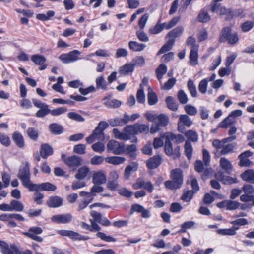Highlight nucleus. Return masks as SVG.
Wrapping results in <instances>:
<instances>
[{"label": "nucleus", "instance_id": "obj_40", "mask_svg": "<svg viewBox=\"0 0 254 254\" xmlns=\"http://www.w3.org/2000/svg\"><path fill=\"white\" fill-rule=\"evenodd\" d=\"M166 102L167 103V107L169 109L172 111L177 110L178 108V105L172 97H167L166 99Z\"/></svg>", "mask_w": 254, "mask_h": 254}, {"label": "nucleus", "instance_id": "obj_37", "mask_svg": "<svg viewBox=\"0 0 254 254\" xmlns=\"http://www.w3.org/2000/svg\"><path fill=\"white\" fill-rule=\"evenodd\" d=\"M180 19V17H175L168 23L165 22L161 24V27H162V30L163 29L169 30L174 27L177 24Z\"/></svg>", "mask_w": 254, "mask_h": 254}, {"label": "nucleus", "instance_id": "obj_4", "mask_svg": "<svg viewBox=\"0 0 254 254\" xmlns=\"http://www.w3.org/2000/svg\"><path fill=\"white\" fill-rule=\"evenodd\" d=\"M169 122V118L165 114L157 115L155 122L152 124L150 128V133L154 134L160 130V127L166 126Z\"/></svg>", "mask_w": 254, "mask_h": 254}, {"label": "nucleus", "instance_id": "obj_59", "mask_svg": "<svg viewBox=\"0 0 254 254\" xmlns=\"http://www.w3.org/2000/svg\"><path fill=\"white\" fill-rule=\"evenodd\" d=\"M234 145L232 144L223 145L222 149L220 150V153L222 155H226L233 152Z\"/></svg>", "mask_w": 254, "mask_h": 254}, {"label": "nucleus", "instance_id": "obj_3", "mask_svg": "<svg viewBox=\"0 0 254 254\" xmlns=\"http://www.w3.org/2000/svg\"><path fill=\"white\" fill-rule=\"evenodd\" d=\"M209 7L212 12L216 13L221 15H226V18L228 19L232 18L234 16L231 9H227L222 6L220 3L211 2Z\"/></svg>", "mask_w": 254, "mask_h": 254}, {"label": "nucleus", "instance_id": "obj_30", "mask_svg": "<svg viewBox=\"0 0 254 254\" xmlns=\"http://www.w3.org/2000/svg\"><path fill=\"white\" fill-rule=\"evenodd\" d=\"M128 46L130 50L135 52H140L143 50L146 45L143 43H139L136 41H131L128 43Z\"/></svg>", "mask_w": 254, "mask_h": 254}, {"label": "nucleus", "instance_id": "obj_19", "mask_svg": "<svg viewBox=\"0 0 254 254\" xmlns=\"http://www.w3.org/2000/svg\"><path fill=\"white\" fill-rule=\"evenodd\" d=\"M63 199L57 196H51L49 198L47 204L50 207L56 208L62 205Z\"/></svg>", "mask_w": 254, "mask_h": 254}, {"label": "nucleus", "instance_id": "obj_43", "mask_svg": "<svg viewBox=\"0 0 254 254\" xmlns=\"http://www.w3.org/2000/svg\"><path fill=\"white\" fill-rule=\"evenodd\" d=\"M235 122V119L229 115L225 118L219 125V127L221 128H227L229 126Z\"/></svg>", "mask_w": 254, "mask_h": 254}, {"label": "nucleus", "instance_id": "obj_39", "mask_svg": "<svg viewBox=\"0 0 254 254\" xmlns=\"http://www.w3.org/2000/svg\"><path fill=\"white\" fill-rule=\"evenodd\" d=\"M198 20L202 23H207L211 20V17L207 11L203 9L198 16Z\"/></svg>", "mask_w": 254, "mask_h": 254}, {"label": "nucleus", "instance_id": "obj_52", "mask_svg": "<svg viewBox=\"0 0 254 254\" xmlns=\"http://www.w3.org/2000/svg\"><path fill=\"white\" fill-rule=\"evenodd\" d=\"M67 111L66 107H61L53 110L50 109V114L53 116H57L65 113Z\"/></svg>", "mask_w": 254, "mask_h": 254}, {"label": "nucleus", "instance_id": "obj_20", "mask_svg": "<svg viewBox=\"0 0 254 254\" xmlns=\"http://www.w3.org/2000/svg\"><path fill=\"white\" fill-rule=\"evenodd\" d=\"M53 153L52 147L49 144L45 143L41 146L40 155L43 158H47L48 156L51 155Z\"/></svg>", "mask_w": 254, "mask_h": 254}, {"label": "nucleus", "instance_id": "obj_34", "mask_svg": "<svg viewBox=\"0 0 254 254\" xmlns=\"http://www.w3.org/2000/svg\"><path fill=\"white\" fill-rule=\"evenodd\" d=\"M231 28L229 27H224L221 31V33L219 38V41L221 42H225L227 41L230 36L231 35Z\"/></svg>", "mask_w": 254, "mask_h": 254}, {"label": "nucleus", "instance_id": "obj_21", "mask_svg": "<svg viewBox=\"0 0 254 254\" xmlns=\"http://www.w3.org/2000/svg\"><path fill=\"white\" fill-rule=\"evenodd\" d=\"M90 169L89 167L85 166H82L78 169L75 177L79 180H83L88 175Z\"/></svg>", "mask_w": 254, "mask_h": 254}, {"label": "nucleus", "instance_id": "obj_49", "mask_svg": "<svg viewBox=\"0 0 254 254\" xmlns=\"http://www.w3.org/2000/svg\"><path fill=\"white\" fill-rule=\"evenodd\" d=\"M49 128L51 132L55 134H60L63 132V127L55 123L50 124Z\"/></svg>", "mask_w": 254, "mask_h": 254}, {"label": "nucleus", "instance_id": "obj_46", "mask_svg": "<svg viewBox=\"0 0 254 254\" xmlns=\"http://www.w3.org/2000/svg\"><path fill=\"white\" fill-rule=\"evenodd\" d=\"M167 70V66L164 64H160L156 69L157 78L160 81V82H161L164 74L166 73Z\"/></svg>", "mask_w": 254, "mask_h": 254}, {"label": "nucleus", "instance_id": "obj_33", "mask_svg": "<svg viewBox=\"0 0 254 254\" xmlns=\"http://www.w3.org/2000/svg\"><path fill=\"white\" fill-rule=\"evenodd\" d=\"M198 49L194 48L190 50L189 57L190 64L192 65L198 64Z\"/></svg>", "mask_w": 254, "mask_h": 254}, {"label": "nucleus", "instance_id": "obj_54", "mask_svg": "<svg viewBox=\"0 0 254 254\" xmlns=\"http://www.w3.org/2000/svg\"><path fill=\"white\" fill-rule=\"evenodd\" d=\"M165 187L170 190H176L180 188L181 186L178 184L174 180H168L165 182Z\"/></svg>", "mask_w": 254, "mask_h": 254}, {"label": "nucleus", "instance_id": "obj_27", "mask_svg": "<svg viewBox=\"0 0 254 254\" xmlns=\"http://www.w3.org/2000/svg\"><path fill=\"white\" fill-rule=\"evenodd\" d=\"M165 138L171 141H175L177 143H180L185 140L184 137L181 134H175L171 132H168L165 134Z\"/></svg>", "mask_w": 254, "mask_h": 254}, {"label": "nucleus", "instance_id": "obj_13", "mask_svg": "<svg viewBox=\"0 0 254 254\" xmlns=\"http://www.w3.org/2000/svg\"><path fill=\"white\" fill-rule=\"evenodd\" d=\"M107 178L105 171H95L92 174V183L95 185H102L106 182Z\"/></svg>", "mask_w": 254, "mask_h": 254}, {"label": "nucleus", "instance_id": "obj_15", "mask_svg": "<svg viewBox=\"0 0 254 254\" xmlns=\"http://www.w3.org/2000/svg\"><path fill=\"white\" fill-rule=\"evenodd\" d=\"M31 61L36 65H41L39 70H43L47 68V64H45L46 58L41 55L35 54L31 57Z\"/></svg>", "mask_w": 254, "mask_h": 254}, {"label": "nucleus", "instance_id": "obj_26", "mask_svg": "<svg viewBox=\"0 0 254 254\" xmlns=\"http://www.w3.org/2000/svg\"><path fill=\"white\" fill-rule=\"evenodd\" d=\"M220 166L228 173H230L232 171L233 166L231 162L225 157H222L220 159Z\"/></svg>", "mask_w": 254, "mask_h": 254}, {"label": "nucleus", "instance_id": "obj_31", "mask_svg": "<svg viewBox=\"0 0 254 254\" xmlns=\"http://www.w3.org/2000/svg\"><path fill=\"white\" fill-rule=\"evenodd\" d=\"M105 161L110 164L118 165L123 163L125 161V158L120 156H112L105 158Z\"/></svg>", "mask_w": 254, "mask_h": 254}, {"label": "nucleus", "instance_id": "obj_14", "mask_svg": "<svg viewBox=\"0 0 254 254\" xmlns=\"http://www.w3.org/2000/svg\"><path fill=\"white\" fill-rule=\"evenodd\" d=\"M34 187H32L30 191H54L56 190L57 187L55 185L49 182L43 183L41 184H34Z\"/></svg>", "mask_w": 254, "mask_h": 254}, {"label": "nucleus", "instance_id": "obj_25", "mask_svg": "<svg viewBox=\"0 0 254 254\" xmlns=\"http://www.w3.org/2000/svg\"><path fill=\"white\" fill-rule=\"evenodd\" d=\"M0 252L2 254H15L14 251L6 242L0 240Z\"/></svg>", "mask_w": 254, "mask_h": 254}, {"label": "nucleus", "instance_id": "obj_6", "mask_svg": "<svg viewBox=\"0 0 254 254\" xmlns=\"http://www.w3.org/2000/svg\"><path fill=\"white\" fill-rule=\"evenodd\" d=\"M32 102L34 105L39 108L40 109L36 113V116L38 118H43L46 116L48 114H50V109L49 106L46 103L41 102L40 100L33 99Z\"/></svg>", "mask_w": 254, "mask_h": 254}, {"label": "nucleus", "instance_id": "obj_60", "mask_svg": "<svg viewBox=\"0 0 254 254\" xmlns=\"http://www.w3.org/2000/svg\"><path fill=\"white\" fill-rule=\"evenodd\" d=\"M67 116L70 119L77 122H82L85 121V119L82 116L76 112H69Z\"/></svg>", "mask_w": 254, "mask_h": 254}, {"label": "nucleus", "instance_id": "obj_16", "mask_svg": "<svg viewBox=\"0 0 254 254\" xmlns=\"http://www.w3.org/2000/svg\"><path fill=\"white\" fill-rule=\"evenodd\" d=\"M170 178L182 186L183 182V174L182 170L180 168L173 169L170 173Z\"/></svg>", "mask_w": 254, "mask_h": 254}, {"label": "nucleus", "instance_id": "obj_56", "mask_svg": "<svg viewBox=\"0 0 254 254\" xmlns=\"http://www.w3.org/2000/svg\"><path fill=\"white\" fill-rule=\"evenodd\" d=\"M184 110L187 114L190 116H195L197 113V109L190 104L186 105L184 107Z\"/></svg>", "mask_w": 254, "mask_h": 254}, {"label": "nucleus", "instance_id": "obj_18", "mask_svg": "<svg viewBox=\"0 0 254 254\" xmlns=\"http://www.w3.org/2000/svg\"><path fill=\"white\" fill-rule=\"evenodd\" d=\"M161 161V156L160 155H155L149 158L146 161V165L149 169H154L160 165Z\"/></svg>", "mask_w": 254, "mask_h": 254}, {"label": "nucleus", "instance_id": "obj_58", "mask_svg": "<svg viewBox=\"0 0 254 254\" xmlns=\"http://www.w3.org/2000/svg\"><path fill=\"white\" fill-rule=\"evenodd\" d=\"M136 146L134 144H132L127 146L126 148L125 147V151L124 153L129 154L130 157L134 158L135 157V152L136 151Z\"/></svg>", "mask_w": 254, "mask_h": 254}, {"label": "nucleus", "instance_id": "obj_44", "mask_svg": "<svg viewBox=\"0 0 254 254\" xmlns=\"http://www.w3.org/2000/svg\"><path fill=\"white\" fill-rule=\"evenodd\" d=\"M26 133L28 137L32 140L36 141L37 140L39 136L38 131L37 129L34 127H29L27 130Z\"/></svg>", "mask_w": 254, "mask_h": 254}, {"label": "nucleus", "instance_id": "obj_45", "mask_svg": "<svg viewBox=\"0 0 254 254\" xmlns=\"http://www.w3.org/2000/svg\"><path fill=\"white\" fill-rule=\"evenodd\" d=\"M184 149H185V153L187 157V158L189 160L191 159L192 155V146L191 143L188 141H186L185 142L184 145Z\"/></svg>", "mask_w": 254, "mask_h": 254}, {"label": "nucleus", "instance_id": "obj_24", "mask_svg": "<svg viewBox=\"0 0 254 254\" xmlns=\"http://www.w3.org/2000/svg\"><path fill=\"white\" fill-rule=\"evenodd\" d=\"M239 229V227L233 226L229 229H218L217 230V232L221 235L234 236L236 234V231Z\"/></svg>", "mask_w": 254, "mask_h": 254}, {"label": "nucleus", "instance_id": "obj_36", "mask_svg": "<svg viewBox=\"0 0 254 254\" xmlns=\"http://www.w3.org/2000/svg\"><path fill=\"white\" fill-rule=\"evenodd\" d=\"M11 211H15L18 212L22 211L24 209V205L23 204L17 200H12L10 203Z\"/></svg>", "mask_w": 254, "mask_h": 254}, {"label": "nucleus", "instance_id": "obj_61", "mask_svg": "<svg viewBox=\"0 0 254 254\" xmlns=\"http://www.w3.org/2000/svg\"><path fill=\"white\" fill-rule=\"evenodd\" d=\"M91 147L93 151L97 153H102L105 150V145L101 142H98L93 144Z\"/></svg>", "mask_w": 254, "mask_h": 254}, {"label": "nucleus", "instance_id": "obj_55", "mask_svg": "<svg viewBox=\"0 0 254 254\" xmlns=\"http://www.w3.org/2000/svg\"><path fill=\"white\" fill-rule=\"evenodd\" d=\"M104 105L109 108H116L121 106V102L116 99H112L105 102Z\"/></svg>", "mask_w": 254, "mask_h": 254}, {"label": "nucleus", "instance_id": "obj_50", "mask_svg": "<svg viewBox=\"0 0 254 254\" xmlns=\"http://www.w3.org/2000/svg\"><path fill=\"white\" fill-rule=\"evenodd\" d=\"M184 31V28L182 26H178L170 31L168 35L169 37L176 38L180 36Z\"/></svg>", "mask_w": 254, "mask_h": 254}, {"label": "nucleus", "instance_id": "obj_47", "mask_svg": "<svg viewBox=\"0 0 254 254\" xmlns=\"http://www.w3.org/2000/svg\"><path fill=\"white\" fill-rule=\"evenodd\" d=\"M136 98L139 103L143 104L145 101V95L142 84L140 85V89L137 92Z\"/></svg>", "mask_w": 254, "mask_h": 254}, {"label": "nucleus", "instance_id": "obj_48", "mask_svg": "<svg viewBox=\"0 0 254 254\" xmlns=\"http://www.w3.org/2000/svg\"><path fill=\"white\" fill-rule=\"evenodd\" d=\"M107 87V84L104 77L103 76L98 77L96 79V88L105 90Z\"/></svg>", "mask_w": 254, "mask_h": 254}, {"label": "nucleus", "instance_id": "obj_1", "mask_svg": "<svg viewBox=\"0 0 254 254\" xmlns=\"http://www.w3.org/2000/svg\"><path fill=\"white\" fill-rule=\"evenodd\" d=\"M17 177L21 181L23 186L29 190L32 187L35 186L30 180V167L28 162L22 164L18 171Z\"/></svg>", "mask_w": 254, "mask_h": 254}, {"label": "nucleus", "instance_id": "obj_8", "mask_svg": "<svg viewBox=\"0 0 254 254\" xmlns=\"http://www.w3.org/2000/svg\"><path fill=\"white\" fill-rule=\"evenodd\" d=\"M164 150L165 153L169 156L172 157L174 159L178 158L180 156V147L176 146L173 148L172 144L169 140L165 138Z\"/></svg>", "mask_w": 254, "mask_h": 254}, {"label": "nucleus", "instance_id": "obj_32", "mask_svg": "<svg viewBox=\"0 0 254 254\" xmlns=\"http://www.w3.org/2000/svg\"><path fill=\"white\" fill-rule=\"evenodd\" d=\"M184 134L189 140L193 142H196L198 140V135L194 130L191 129L187 130L184 133Z\"/></svg>", "mask_w": 254, "mask_h": 254}, {"label": "nucleus", "instance_id": "obj_17", "mask_svg": "<svg viewBox=\"0 0 254 254\" xmlns=\"http://www.w3.org/2000/svg\"><path fill=\"white\" fill-rule=\"evenodd\" d=\"M104 139V133L96 129H95L92 134L86 138L88 144H91L96 140H103Z\"/></svg>", "mask_w": 254, "mask_h": 254}, {"label": "nucleus", "instance_id": "obj_42", "mask_svg": "<svg viewBox=\"0 0 254 254\" xmlns=\"http://www.w3.org/2000/svg\"><path fill=\"white\" fill-rule=\"evenodd\" d=\"M187 87L191 96L194 98L196 97L197 95L196 88L193 81L191 79L188 80Z\"/></svg>", "mask_w": 254, "mask_h": 254}, {"label": "nucleus", "instance_id": "obj_35", "mask_svg": "<svg viewBox=\"0 0 254 254\" xmlns=\"http://www.w3.org/2000/svg\"><path fill=\"white\" fill-rule=\"evenodd\" d=\"M175 42L174 39H170L168 40L159 50L157 53V55L166 53L171 50L174 45Z\"/></svg>", "mask_w": 254, "mask_h": 254}, {"label": "nucleus", "instance_id": "obj_10", "mask_svg": "<svg viewBox=\"0 0 254 254\" xmlns=\"http://www.w3.org/2000/svg\"><path fill=\"white\" fill-rule=\"evenodd\" d=\"M80 52L77 50L70 51L67 54H63L59 56V59L65 64L76 61L78 59V56Z\"/></svg>", "mask_w": 254, "mask_h": 254}, {"label": "nucleus", "instance_id": "obj_51", "mask_svg": "<svg viewBox=\"0 0 254 254\" xmlns=\"http://www.w3.org/2000/svg\"><path fill=\"white\" fill-rule=\"evenodd\" d=\"M10 248L14 251L15 254H33L29 250L22 251L21 248L15 244H10Z\"/></svg>", "mask_w": 254, "mask_h": 254}, {"label": "nucleus", "instance_id": "obj_38", "mask_svg": "<svg viewBox=\"0 0 254 254\" xmlns=\"http://www.w3.org/2000/svg\"><path fill=\"white\" fill-rule=\"evenodd\" d=\"M179 122L187 127H190L193 124L190 118L186 114L181 115L179 116Z\"/></svg>", "mask_w": 254, "mask_h": 254}, {"label": "nucleus", "instance_id": "obj_64", "mask_svg": "<svg viewBox=\"0 0 254 254\" xmlns=\"http://www.w3.org/2000/svg\"><path fill=\"white\" fill-rule=\"evenodd\" d=\"M162 31V27L160 23V21H159L154 26L150 28L149 32L150 34L155 35L160 33Z\"/></svg>", "mask_w": 254, "mask_h": 254}, {"label": "nucleus", "instance_id": "obj_41", "mask_svg": "<svg viewBox=\"0 0 254 254\" xmlns=\"http://www.w3.org/2000/svg\"><path fill=\"white\" fill-rule=\"evenodd\" d=\"M138 164L134 163L132 165L127 166L125 170L124 177L127 180L129 179L131 172L135 171L137 169Z\"/></svg>", "mask_w": 254, "mask_h": 254}, {"label": "nucleus", "instance_id": "obj_9", "mask_svg": "<svg viewBox=\"0 0 254 254\" xmlns=\"http://www.w3.org/2000/svg\"><path fill=\"white\" fill-rule=\"evenodd\" d=\"M107 149L109 152H112L114 154H120L125 151V147L123 145L113 140L108 142Z\"/></svg>", "mask_w": 254, "mask_h": 254}, {"label": "nucleus", "instance_id": "obj_53", "mask_svg": "<svg viewBox=\"0 0 254 254\" xmlns=\"http://www.w3.org/2000/svg\"><path fill=\"white\" fill-rule=\"evenodd\" d=\"M195 192L192 190H187L184 191L183 195L182 196L181 199L185 202H189L193 197L194 194Z\"/></svg>", "mask_w": 254, "mask_h": 254}, {"label": "nucleus", "instance_id": "obj_23", "mask_svg": "<svg viewBox=\"0 0 254 254\" xmlns=\"http://www.w3.org/2000/svg\"><path fill=\"white\" fill-rule=\"evenodd\" d=\"M243 180L251 183H254V171L248 169L241 174Z\"/></svg>", "mask_w": 254, "mask_h": 254}, {"label": "nucleus", "instance_id": "obj_2", "mask_svg": "<svg viewBox=\"0 0 254 254\" xmlns=\"http://www.w3.org/2000/svg\"><path fill=\"white\" fill-rule=\"evenodd\" d=\"M124 130L132 135L146 134L149 132V126L145 124H135L132 126H127Z\"/></svg>", "mask_w": 254, "mask_h": 254}, {"label": "nucleus", "instance_id": "obj_29", "mask_svg": "<svg viewBox=\"0 0 254 254\" xmlns=\"http://www.w3.org/2000/svg\"><path fill=\"white\" fill-rule=\"evenodd\" d=\"M12 138L15 144L20 148H23L24 146V140L23 136L18 131H15L13 133Z\"/></svg>", "mask_w": 254, "mask_h": 254}, {"label": "nucleus", "instance_id": "obj_63", "mask_svg": "<svg viewBox=\"0 0 254 254\" xmlns=\"http://www.w3.org/2000/svg\"><path fill=\"white\" fill-rule=\"evenodd\" d=\"M177 96L178 100L181 104H185L188 101V96L183 90H180Z\"/></svg>", "mask_w": 254, "mask_h": 254}, {"label": "nucleus", "instance_id": "obj_28", "mask_svg": "<svg viewBox=\"0 0 254 254\" xmlns=\"http://www.w3.org/2000/svg\"><path fill=\"white\" fill-rule=\"evenodd\" d=\"M148 91L147 99L149 105L151 106L155 105L158 102V97L156 94L150 87H148Z\"/></svg>", "mask_w": 254, "mask_h": 254}, {"label": "nucleus", "instance_id": "obj_12", "mask_svg": "<svg viewBox=\"0 0 254 254\" xmlns=\"http://www.w3.org/2000/svg\"><path fill=\"white\" fill-rule=\"evenodd\" d=\"M82 159L81 157L73 155L64 159V163L73 170H75L82 164Z\"/></svg>", "mask_w": 254, "mask_h": 254}, {"label": "nucleus", "instance_id": "obj_22", "mask_svg": "<svg viewBox=\"0 0 254 254\" xmlns=\"http://www.w3.org/2000/svg\"><path fill=\"white\" fill-rule=\"evenodd\" d=\"M134 69V64L127 63L121 66L119 69V72L123 75H127L131 73Z\"/></svg>", "mask_w": 254, "mask_h": 254}, {"label": "nucleus", "instance_id": "obj_57", "mask_svg": "<svg viewBox=\"0 0 254 254\" xmlns=\"http://www.w3.org/2000/svg\"><path fill=\"white\" fill-rule=\"evenodd\" d=\"M227 210H235L240 207L241 203L236 201L227 200Z\"/></svg>", "mask_w": 254, "mask_h": 254}, {"label": "nucleus", "instance_id": "obj_62", "mask_svg": "<svg viewBox=\"0 0 254 254\" xmlns=\"http://www.w3.org/2000/svg\"><path fill=\"white\" fill-rule=\"evenodd\" d=\"M208 86V80L207 79H204L202 80L199 83L198 89L199 91L202 93L205 94L207 92Z\"/></svg>", "mask_w": 254, "mask_h": 254}, {"label": "nucleus", "instance_id": "obj_5", "mask_svg": "<svg viewBox=\"0 0 254 254\" xmlns=\"http://www.w3.org/2000/svg\"><path fill=\"white\" fill-rule=\"evenodd\" d=\"M91 223V231H98L96 236L97 238H100L103 241L106 242H116V239L111 236H107L105 233L99 232L101 229V227L93 220H90Z\"/></svg>", "mask_w": 254, "mask_h": 254}, {"label": "nucleus", "instance_id": "obj_7", "mask_svg": "<svg viewBox=\"0 0 254 254\" xmlns=\"http://www.w3.org/2000/svg\"><path fill=\"white\" fill-rule=\"evenodd\" d=\"M57 233L62 236L68 237L73 240H87L89 239L88 236H83L79 233L68 230H59L57 231Z\"/></svg>", "mask_w": 254, "mask_h": 254}, {"label": "nucleus", "instance_id": "obj_11", "mask_svg": "<svg viewBox=\"0 0 254 254\" xmlns=\"http://www.w3.org/2000/svg\"><path fill=\"white\" fill-rule=\"evenodd\" d=\"M72 219L73 216L70 213L55 215L51 217V220L53 222L59 224L69 223L72 221Z\"/></svg>", "mask_w": 254, "mask_h": 254}]
</instances>
